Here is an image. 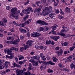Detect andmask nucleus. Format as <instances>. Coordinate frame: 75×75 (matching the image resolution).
<instances>
[{
	"instance_id": "nucleus-61",
	"label": "nucleus",
	"mask_w": 75,
	"mask_h": 75,
	"mask_svg": "<svg viewBox=\"0 0 75 75\" xmlns=\"http://www.w3.org/2000/svg\"><path fill=\"white\" fill-rule=\"evenodd\" d=\"M67 12H68L69 13V12H70V8H68V7H67Z\"/></svg>"
},
{
	"instance_id": "nucleus-15",
	"label": "nucleus",
	"mask_w": 75,
	"mask_h": 75,
	"mask_svg": "<svg viewBox=\"0 0 75 75\" xmlns=\"http://www.w3.org/2000/svg\"><path fill=\"white\" fill-rule=\"evenodd\" d=\"M41 11V8H36L34 11V13H35L36 12H40Z\"/></svg>"
},
{
	"instance_id": "nucleus-63",
	"label": "nucleus",
	"mask_w": 75,
	"mask_h": 75,
	"mask_svg": "<svg viewBox=\"0 0 75 75\" xmlns=\"http://www.w3.org/2000/svg\"><path fill=\"white\" fill-rule=\"evenodd\" d=\"M59 47H56L55 48V50L56 51H58V50H59Z\"/></svg>"
},
{
	"instance_id": "nucleus-21",
	"label": "nucleus",
	"mask_w": 75,
	"mask_h": 75,
	"mask_svg": "<svg viewBox=\"0 0 75 75\" xmlns=\"http://www.w3.org/2000/svg\"><path fill=\"white\" fill-rule=\"evenodd\" d=\"M46 44L47 45L48 44H50L51 43V41L50 40H47L46 41Z\"/></svg>"
},
{
	"instance_id": "nucleus-19",
	"label": "nucleus",
	"mask_w": 75,
	"mask_h": 75,
	"mask_svg": "<svg viewBox=\"0 0 75 75\" xmlns=\"http://www.w3.org/2000/svg\"><path fill=\"white\" fill-rule=\"evenodd\" d=\"M70 67L71 69H73V68H75V65L74 63H71L70 65Z\"/></svg>"
},
{
	"instance_id": "nucleus-43",
	"label": "nucleus",
	"mask_w": 75,
	"mask_h": 75,
	"mask_svg": "<svg viewBox=\"0 0 75 75\" xmlns=\"http://www.w3.org/2000/svg\"><path fill=\"white\" fill-rule=\"evenodd\" d=\"M17 65V64L16 63H14L13 64V65L12 66V68H14V67H16Z\"/></svg>"
},
{
	"instance_id": "nucleus-55",
	"label": "nucleus",
	"mask_w": 75,
	"mask_h": 75,
	"mask_svg": "<svg viewBox=\"0 0 75 75\" xmlns=\"http://www.w3.org/2000/svg\"><path fill=\"white\" fill-rule=\"evenodd\" d=\"M27 37H30V33L29 32H28L27 33Z\"/></svg>"
},
{
	"instance_id": "nucleus-56",
	"label": "nucleus",
	"mask_w": 75,
	"mask_h": 75,
	"mask_svg": "<svg viewBox=\"0 0 75 75\" xmlns=\"http://www.w3.org/2000/svg\"><path fill=\"white\" fill-rule=\"evenodd\" d=\"M59 18H60V19H62L63 18V16H59Z\"/></svg>"
},
{
	"instance_id": "nucleus-28",
	"label": "nucleus",
	"mask_w": 75,
	"mask_h": 75,
	"mask_svg": "<svg viewBox=\"0 0 75 75\" xmlns=\"http://www.w3.org/2000/svg\"><path fill=\"white\" fill-rule=\"evenodd\" d=\"M29 61L30 62H32L33 63H35V61L34 59H31Z\"/></svg>"
},
{
	"instance_id": "nucleus-32",
	"label": "nucleus",
	"mask_w": 75,
	"mask_h": 75,
	"mask_svg": "<svg viewBox=\"0 0 75 75\" xmlns=\"http://www.w3.org/2000/svg\"><path fill=\"white\" fill-rule=\"evenodd\" d=\"M67 45H68V42H64L63 43V46H67Z\"/></svg>"
},
{
	"instance_id": "nucleus-49",
	"label": "nucleus",
	"mask_w": 75,
	"mask_h": 75,
	"mask_svg": "<svg viewBox=\"0 0 75 75\" xmlns=\"http://www.w3.org/2000/svg\"><path fill=\"white\" fill-rule=\"evenodd\" d=\"M4 67H5L7 69V68H8V64L5 63Z\"/></svg>"
},
{
	"instance_id": "nucleus-22",
	"label": "nucleus",
	"mask_w": 75,
	"mask_h": 75,
	"mask_svg": "<svg viewBox=\"0 0 75 75\" xmlns=\"http://www.w3.org/2000/svg\"><path fill=\"white\" fill-rule=\"evenodd\" d=\"M19 59V60H21V59H24V57L21 55H19L18 56Z\"/></svg>"
},
{
	"instance_id": "nucleus-3",
	"label": "nucleus",
	"mask_w": 75,
	"mask_h": 75,
	"mask_svg": "<svg viewBox=\"0 0 75 75\" xmlns=\"http://www.w3.org/2000/svg\"><path fill=\"white\" fill-rule=\"evenodd\" d=\"M20 42V39L18 38L17 39H16L15 40L13 41L12 40L11 41V42H12V44H14V45H18V42Z\"/></svg>"
},
{
	"instance_id": "nucleus-41",
	"label": "nucleus",
	"mask_w": 75,
	"mask_h": 75,
	"mask_svg": "<svg viewBox=\"0 0 75 75\" xmlns=\"http://www.w3.org/2000/svg\"><path fill=\"white\" fill-rule=\"evenodd\" d=\"M3 21L5 23H6L7 22V21L6 19L4 18L3 19Z\"/></svg>"
},
{
	"instance_id": "nucleus-30",
	"label": "nucleus",
	"mask_w": 75,
	"mask_h": 75,
	"mask_svg": "<svg viewBox=\"0 0 75 75\" xmlns=\"http://www.w3.org/2000/svg\"><path fill=\"white\" fill-rule=\"evenodd\" d=\"M31 73L29 71H27L25 74V75H30Z\"/></svg>"
},
{
	"instance_id": "nucleus-12",
	"label": "nucleus",
	"mask_w": 75,
	"mask_h": 75,
	"mask_svg": "<svg viewBox=\"0 0 75 75\" xmlns=\"http://www.w3.org/2000/svg\"><path fill=\"white\" fill-rule=\"evenodd\" d=\"M56 26H52L51 27L52 28V32H54V30H56L57 29L56 28L57 27H58V25H56Z\"/></svg>"
},
{
	"instance_id": "nucleus-40",
	"label": "nucleus",
	"mask_w": 75,
	"mask_h": 75,
	"mask_svg": "<svg viewBox=\"0 0 75 75\" xmlns=\"http://www.w3.org/2000/svg\"><path fill=\"white\" fill-rule=\"evenodd\" d=\"M46 3V0H42V1L40 3Z\"/></svg>"
},
{
	"instance_id": "nucleus-17",
	"label": "nucleus",
	"mask_w": 75,
	"mask_h": 75,
	"mask_svg": "<svg viewBox=\"0 0 75 75\" xmlns=\"http://www.w3.org/2000/svg\"><path fill=\"white\" fill-rule=\"evenodd\" d=\"M25 23H20V24H18V26H21V27H24L25 24Z\"/></svg>"
},
{
	"instance_id": "nucleus-62",
	"label": "nucleus",
	"mask_w": 75,
	"mask_h": 75,
	"mask_svg": "<svg viewBox=\"0 0 75 75\" xmlns=\"http://www.w3.org/2000/svg\"><path fill=\"white\" fill-rule=\"evenodd\" d=\"M22 71H23V72H25L27 71V69L25 68H24L23 69Z\"/></svg>"
},
{
	"instance_id": "nucleus-9",
	"label": "nucleus",
	"mask_w": 75,
	"mask_h": 75,
	"mask_svg": "<svg viewBox=\"0 0 75 75\" xmlns=\"http://www.w3.org/2000/svg\"><path fill=\"white\" fill-rule=\"evenodd\" d=\"M36 23H38V24H40L44 25H46V24H45V22L41 20H38V21H37Z\"/></svg>"
},
{
	"instance_id": "nucleus-48",
	"label": "nucleus",
	"mask_w": 75,
	"mask_h": 75,
	"mask_svg": "<svg viewBox=\"0 0 75 75\" xmlns=\"http://www.w3.org/2000/svg\"><path fill=\"white\" fill-rule=\"evenodd\" d=\"M58 65L60 68H64V66H62V64H59Z\"/></svg>"
},
{
	"instance_id": "nucleus-60",
	"label": "nucleus",
	"mask_w": 75,
	"mask_h": 75,
	"mask_svg": "<svg viewBox=\"0 0 75 75\" xmlns=\"http://www.w3.org/2000/svg\"><path fill=\"white\" fill-rule=\"evenodd\" d=\"M40 57H41V58H42V57H44V55L43 54L41 53L40 54Z\"/></svg>"
},
{
	"instance_id": "nucleus-24",
	"label": "nucleus",
	"mask_w": 75,
	"mask_h": 75,
	"mask_svg": "<svg viewBox=\"0 0 75 75\" xmlns=\"http://www.w3.org/2000/svg\"><path fill=\"white\" fill-rule=\"evenodd\" d=\"M59 38V36H55L54 38V41H57V40Z\"/></svg>"
},
{
	"instance_id": "nucleus-29",
	"label": "nucleus",
	"mask_w": 75,
	"mask_h": 75,
	"mask_svg": "<svg viewBox=\"0 0 75 75\" xmlns=\"http://www.w3.org/2000/svg\"><path fill=\"white\" fill-rule=\"evenodd\" d=\"M0 25L2 27V26H4V27H5V26L6 25H4V23H3V22L2 21H0Z\"/></svg>"
},
{
	"instance_id": "nucleus-44",
	"label": "nucleus",
	"mask_w": 75,
	"mask_h": 75,
	"mask_svg": "<svg viewBox=\"0 0 75 75\" xmlns=\"http://www.w3.org/2000/svg\"><path fill=\"white\" fill-rule=\"evenodd\" d=\"M6 8L7 10H10L11 8H10V6H6Z\"/></svg>"
},
{
	"instance_id": "nucleus-37",
	"label": "nucleus",
	"mask_w": 75,
	"mask_h": 75,
	"mask_svg": "<svg viewBox=\"0 0 75 75\" xmlns=\"http://www.w3.org/2000/svg\"><path fill=\"white\" fill-rule=\"evenodd\" d=\"M39 31H42L44 30V28L42 27H41L39 29Z\"/></svg>"
},
{
	"instance_id": "nucleus-47",
	"label": "nucleus",
	"mask_w": 75,
	"mask_h": 75,
	"mask_svg": "<svg viewBox=\"0 0 75 75\" xmlns=\"http://www.w3.org/2000/svg\"><path fill=\"white\" fill-rule=\"evenodd\" d=\"M75 48V47H71L70 48V51H72V50H73V49Z\"/></svg>"
},
{
	"instance_id": "nucleus-6",
	"label": "nucleus",
	"mask_w": 75,
	"mask_h": 75,
	"mask_svg": "<svg viewBox=\"0 0 75 75\" xmlns=\"http://www.w3.org/2000/svg\"><path fill=\"white\" fill-rule=\"evenodd\" d=\"M64 51L62 49H60L59 51H57L56 52V53H57L58 56H59V55H62V54H63V52Z\"/></svg>"
},
{
	"instance_id": "nucleus-1",
	"label": "nucleus",
	"mask_w": 75,
	"mask_h": 75,
	"mask_svg": "<svg viewBox=\"0 0 75 75\" xmlns=\"http://www.w3.org/2000/svg\"><path fill=\"white\" fill-rule=\"evenodd\" d=\"M34 42V41H32L31 40H29L27 42H26V45H24V47L25 48L24 50H25L29 48L30 46H31L32 44Z\"/></svg>"
},
{
	"instance_id": "nucleus-36",
	"label": "nucleus",
	"mask_w": 75,
	"mask_h": 75,
	"mask_svg": "<svg viewBox=\"0 0 75 75\" xmlns=\"http://www.w3.org/2000/svg\"><path fill=\"white\" fill-rule=\"evenodd\" d=\"M44 30L45 31H47L48 30V27L47 26H45L44 28Z\"/></svg>"
},
{
	"instance_id": "nucleus-52",
	"label": "nucleus",
	"mask_w": 75,
	"mask_h": 75,
	"mask_svg": "<svg viewBox=\"0 0 75 75\" xmlns=\"http://www.w3.org/2000/svg\"><path fill=\"white\" fill-rule=\"evenodd\" d=\"M14 48H15V47H12L11 48H10V49H9V50L10 51H11L12 50H14Z\"/></svg>"
},
{
	"instance_id": "nucleus-53",
	"label": "nucleus",
	"mask_w": 75,
	"mask_h": 75,
	"mask_svg": "<svg viewBox=\"0 0 75 75\" xmlns=\"http://www.w3.org/2000/svg\"><path fill=\"white\" fill-rule=\"evenodd\" d=\"M14 50L15 51H16V52L18 51V48H16L15 47V48L14 49Z\"/></svg>"
},
{
	"instance_id": "nucleus-8",
	"label": "nucleus",
	"mask_w": 75,
	"mask_h": 75,
	"mask_svg": "<svg viewBox=\"0 0 75 75\" xmlns=\"http://www.w3.org/2000/svg\"><path fill=\"white\" fill-rule=\"evenodd\" d=\"M16 11H17V8H13L11 10V13L12 14H16Z\"/></svg>"
},
{
	"instance_id": "nucleus-7",
	"label": "nucleus",
	"mask_w": 75,
	"mask_h": 75,
	"mask_svg": "<svg viewBox=\"0 0 75 75\" xmlns=\"http://www.w3.org/2000/svg\"><path fill=\"white\" fill-rule=\"evenodd\" d=\"M29 7H28L27 9L25 10H22L23 13H24L25 14H30V9H28Z\"/></svg>"
},
{
	"instance_id": "nucleus-39",
	"label": "nucleus",
	"mask_w": 75,
	"mask_h": 75,
	"mask_svg": "<svg viewBox=\"0 0 75 75\" xmlns=\"http://www.w3.org/2000/svg\"><path fill=\"white\" fill-rule=\"evenodd\" d=\"M29 69L31 70V67H32V65L30 63L29 64Z\"/></svg>"
},
{
	"instance_id": "nucleus-51",
	"label": "nucleus",
	"mask_w": 75,
	"mask_h": 75,
	"mask_svg": "<svg viewBox=\"0 0 75 75\" xmlns=\"http://www.w3.org/2000/svg\"><path fill=\"white\" fill-rule=\"evenodd\" d=\"M60 11H61L60 12V14H64V12L62 11V9H60Z\"/></svg>"
},
{
	"instance_id": "nucleus-50",
	"label": "nucleus",
	"mask_w": 75,
	"mask_h": 75,
	"mask_svg": "<svg viewBox=\"0 0 75 75\" xmlns=\"http://www.w3.org/2000/svg\"><path fill=\"white\" fill-rule=\"evenodd\" d=\"M13 23L14 24H15V25H16L17 26H18V24L16 23V21H14Z\"/></svg>"
},
{
	"instance_id": "nucleus-45",
	"label": "nucleus",
	"mask_w": 75,
	"mask_h": 75,
	"mask_svg": "<svg viewBox=\"0 0 75 75\" xmlns=\"http://www.w3.org/2000/svg\"><path fill=\"white\" fill-rule=\"evenodd\" d=\"M28 9H29V10H30V11H31V12H33V11H34L32 8H31V7L28 8Z\"/></svg>"
},
{
	"instance_id": "nucleus-46",
	"label": "nucleus",
	"mask_w": 75,
	"mask_h": 75,
	"mask_svg": "<svg viewBox=\"0 0 75 75\" xmlns=\"http://www.w3.org/2000/svg\"><path fill=\"white\" fill-rule=\"evenodd\" d=\"M40 56L38 55L36 56V59L37 60H38L39 59H40Z\"/></svg>"
},
{
	"instance_id": "nucleus-33",
	"label": "nucleus",
	"mask_w": 75,
	"mask_h": 75,
	"mask_svg": "<svg viewBox=\"0 0 75 75\" xmlns=\"http://www.w3.org/2000/svg\"><path fill=\"white\" fill-rule=\"evenodd\" d=\"M36 4H37L38 6H39V4H40V2L39 1H37L35 2Z\"/></svg>"
},
{
	"instance_id": "nucleus-2",
	"label": "nucleus",
	"mask_w": 75,
	"mask_h": 75,
	"mask_svg": "<svg viewBox=\"0 0 75 75\" xmlns=\"http://www.w3.org/2000/svg\"><path fill=\"white\" fill-rule=\"evenodd\" d=\"M7 54L8 55H10V56H9V58L10 59H13V58L14 57V53H13V52L9 50L7 51Z\"/></svg>"
},
{
	"instance_id": "nucleus-27",
	"label": "nucleus",
	"mask_w": 75,
	"mask_h": 75,
	"mask_svg": "<svg viewBox=\"0 0 75 75\" xmlns=\"http://www.w3.org/2000/svg\"><path fill=\"white\" fill-rule=\"evenodd\" d=\"M28 17H29L28 15H27V16H25V17H23V20H24V21H27L26 19L28 18Z\"/></svg>"
},
{
	"instance_id": "nucleus-10",
	"label": "nucleus",
	"mask_w": 75,
	"mask_h": 75,
	"mask_svg": "<svg viewBox=\"0 0 75 75\" xmlns=\"http://www.w3.org/2000/svg\"><path fill=\"white\" fill-rule=\"evenodd\" d=\"M45 64L47 65L50 64L52 65H55V63L52 62L51 61H50L48 62H45Z\"/></svg>"
},
{
	"instance_id": "nucleus-38",
	"label": "nucleus",
	"mask_w": 75,
	"mask_h": 75,
	"mask_svg": "<svg viewBox=\"0 0 75 75\" xmlns=\"http://www.w3.org/2000/svg\"><path fill=\"white\" fill-rule=\"evenodd\" d=\"M42 59L43 61H45L46 60V58H45V56H43L42 57Z\"/></svg>"
},
{
	"instance_id": "nucleus-16",
	"label": "nucleus",
	"mask_w": 75,
	"mask_h": 75,
	"mask_svg": "<svg viewBox=\"0 0 75 75\" xmlns=\"http://www.w3.org/2000/svg\"><path fill=\"white\" fill-rule=\"evenodd\" d=\"M59 35H61V36H62V37H64V38H66L67 37V35H66L64 33H59Z\"/></svg>"
},
{
	"instance_id": "nucleus-20",
	"label": "nucleus",
	"mask_w": 75,
	"mask_h": 75,
	"mask_svg": "<svg viewBox=\"0 0 75 75\" xmlns=\"http://www.w3.org/2000/svg\"><path fill=\"white\" fill-rule=\"evenodd\" d=\"M53 60L54 62H56L58 61V59L57 58V57H53Z\"/></svg>"
},
{
	"instance_id": "nucleus-23",
	"label": "nucleus",
	"mask_w": 75,
	"mask_h": 75,
	"mask_svg": "<svg viewBox=\"0 0 75 75\" xmlns=\"http://www.w3.org/2000/svg\"><path fill=\"white\" fill-rule=\"evenodd\" d=\"M47 72L50 73L51 72H54V71L50 69H49L47 70Z\"/></svg>"
},
{
	"instance_id": "nucleus-11",
	"label": "nucleus",
	"mask_w": 75,
	"mask_h": 75,
	"mask_svg": "<svg viewBox=\"0 0 75 75\" xmlns=\"http://www.w3.org/2000/svg\"><path fill=\"white\" fill-rule=\"evenodd\" d=\"M19 30L22 33H25L27 32L26 30L23 29L22 28H20Z\"/></svg>"
},
{
	"instance_id": "nucleus-13",
	"label": "nucleus",
	"mask_w": 75,
	"mask_h": 75,
	"mask_svg": "<svg viewBox=\"0 0 75 75\" xmlns=\"http://www.w3.org/2000/svg\"><path fill=\"white\" fill-rule=\"evenodd\" d=\"M45 10L46 13V14H49L50 13V11L49 9V8L46 7L45 8Z\"/></svg>"
},
{
	"instance_id": "nucleus-4",
	"label": "nucleus",
	"mask_w": 75,
	"mask_h": 75,
	"mask_svg": "<svg viewBox=\"0 0 75 75\" xmlns=\"http://www.w3.org/2000/svg\"><path fill=\"white\" fill-rule=\"evenodd\" d=\"M31 35L33 37H39L40 35L41 34H39L38 32H34L32 34L31 33Z\"/></svg>"
},
{
	"instance_id": "nucleus-64",
	"label": "nucleus",
	"mask_w": 75,
	"mask_h": 75,
	"mask_svg": "<svg viewBox=\"0 0 75 75\" xmlns=\"http://www.w3.org/2000/svg\"><path fill=\"white\" fill-rule=\"evenodd\" d=\"M67 59H69V58H70V59H71L72 55L70 56H69V57H67Z\"/></svg>"
},
{
	"instance_id": "nucleus-5",
	"label": "nucleus",
	"mask_w": 75,
	"mask_h": 75,
	"mask_svg": "<svg viewBox=\"0 0 75 75\" xmlns=\"http://www.w3.org/2000/svg\"><path fill=\"white\" fill-rule=\"evenodd\" d=\"M11 16H12L13 17H14L16 20L18 19L19 17H20V15L18 13H16L15 14H12L11 15Z\"/></svg>"
},
{
	"instance_id": "nucleus-25",
	"label": "nucleus",
	"mask_w": 75,
	"mask_h": 75,
	"mask_svg": "<svg viewBox=\"0 0 75 75\" xmlns=\"http://www.w3.org/2000/svg\"><path fill=\"white\" fill-rule=\"evenodd\" d=\"M35 63V64H33V66H38V62L37 61L36 62H35V63Z\"/></svg>"
},
{
	"instance_id": "nucleus-34",
	"label": "nucleus",
	"mask_w": 75,
	"mask_h": 75,
	"mask_svg": "<svg viewBox=\"0 0 75 75\" xmlns=\"http://www.w3.org/2000/svg\"><path fill=\"white\" fill-rule=\"evenodd\" d=\"M23 70H19V73L21 74H21H23Z\"/></svg>"
},
{
	"instance_id": "nucleus-59",
	"label": "nucleus",
	"mask_w": 75,
	"mask_h": 75,
	"mask_svg": "<svg viewBox=\"0 0 75 75\" xmlns=\"http://www.w3.org/2000/svg\"><path fill=\"white\" fill-rule=\"evenodd\" d=\"M49 8L50 11H51V10H52V7L51 6H50L49 7Z\"/></svg>"
},
{
	"instance_id": "nucleus-35",
	"label": "nucleus",
	"mask_w": 75,
	"mask_h": 75,
	"mask_svg": "<svg viewBox=\"0 0 75 75\" xmlns=\"http://www.w3.org/2000/svg\"><path fill=\"white\" fill-rule=\"evenodd\" d=\"M24 48L23 47H21L20 48V51L21 52H23V50H24Z\"/></svg>"
},
{
	"instance_id": "nucleus-57",
	"label": "nucleus",
	"mask_w": 75,
	"mask_h": 75,
	"mask_svg": "<svg viewBox=\"0 0 75 75\" xmlns=\"http://www.w3.org/2000/svg\"><path fill=\"white\" fill-rule=\"evenodd\" d=\"M61 33H67V32H66L65 30H64V29H62L61 31Z\"/></svg>"
},
{
	"instance_id": "nucleus-26",
	"label": "nucleus",
	"mask_w": 75,
	"mask_h": 75,
	"mask_svg": "<svg viewBox=\"0 0 75 75\" xmlns=\"http://www.w3.org/2000/svg\"><path fill=\"white\" fill-rule=\"evenodd\" d=\"M49 16L51 18H53L54 17V15L53 13H51L49 15Z\"/></svg>"
},
{
	"instance_id": "nucleus-31",
	"label": "nucleus",
	"mask_w": 75,
	"mask_h": 75,
	"mask_svg": "<svg viewBox=\"0 0 75 75\" xmlns=\"http://www.w3.org/2000/svg\"><path fill=\"white\" fill-rule=\"evenodd\" d=\"M29 2H30V1L28 0L26 2H25L24 3V5H27V4H29Z\"/></svg>"
},
{
	"instance_id": "nucleus-58",
	"label": "nucleus",
	"mask_w": 75,
	"mask_h": 75,
	"mask_svg": "<svg viewBox=\"0 0 75 75\" xmlns=\"http://www.w3.org/2000/svg\"><path fill=\"white\" fill-rule=\"evenodd\" d=\"M10 71V69H7L6 70L5 72L7 73L8 72V71Z\"/></svg>"
},
{
	"instance_id": "nucleus-14",
	"label": "nucleus",
	"mask_w": 75,
	"mask_h": 75,
	"mask_svg": "<svg viewBox=\"0 0 75 75\" xmlns=\"http://www.w3.org/2000/svg\"><path fill=\"white\" fill-rule=\"evenodd\" d=\"M62 27L63 28L64 30H65L66 32H67L68 31L69 29H68V28H67L66 27L64 26V25H62Z\"/></svg>"
},
{
	"instance_id": "nucleus-18",
	"label": "nucleus",
	"mask_w": 75,
	"mask_h": 75,
	"mask_svg": "<svg viewBox=\"0 0 75 75\" xmlns=\"http://www.w3.org/2000/svg\"><path fill=\"white\" fill-rule=\"evenodd\" d=\"M27 61V60H24L23 61H21L20 62H19V63L20 64H24L25 62H26Z\"/></svg>"
},
{
	"instance_id": "nucleus-54",
	"label": "nucleus",
	"mask_w": 75,
	"mask_h": 75,
	"mask_svg": "<svg viewBox=\"0 0 75 75\" xmlns=\"http://www.w3.org/2000/svg\"><path fill=\"white\" fill-rule=\"evenodd\" d=\"M35 47L37 49H38V48H40V46H38V45H36L35 46Z\"/></svg>"
},
{
	"instance_id": "nucleus-42",
	"label": "nucleus",
	"mask_w": 75,
	"mask_h": 75,
	"mask_svg": "<svg viewBox=\"0 0 75 75\" xmlns=\"http://www.w3.org/2000/svg\"><path fill=\"white\" fill-rule=\"evenodd\" d=\"M4 65L0 66V69H4Z\"/></svg>"
}]
</instances>
